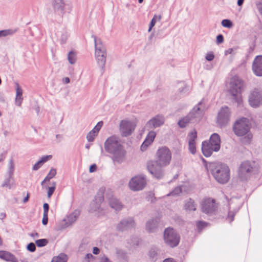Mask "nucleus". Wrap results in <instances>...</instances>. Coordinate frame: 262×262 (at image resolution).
<instances>
[{
	"mask_svg": "<svg viewBox=\"0 0 262 262\" xmlns=\"http://www.w3.org/2000/svg\"><path fill=\"white\" fill-rule=\"evenodd\" d=\"M105 149L112 154V158L114 161L121 162L124 160L126 151L115 136H112L106 140Z\"/></svg>",
	"mask_w": 262,
	"mask_h": 262,
	"instance_id": "f257e3e1",
	"label": "nucleus"
},
{
	"mask_svg": "<svg viewBox=\"0 0 262 262\" xmlns=\"http://www.w3.org/2000/svg\"><path fill=\"white\" fill-rule=\"evenodd\" d=\"M212 174L214 179L221 184H225L230 179L229 167L221 163H213L210 164Z\"/></svg>",
	"mask_w": 262,
	"mask_h": 262,
	"instance_id": "f03ea898",
	"label": "nucleus"
},
{
	"mask_svg": "<svg viewBox=\"0 0 262 262\" xmlns=\"http://www.w3.org/2000/svg\"><path fill=\"white\" fill-rule=\"evenodd\" d=\"M221 147V139L220 136L216 133L213 134L208 141L202 142V151L203 155L206 157H210L213 151H218Z\"/></svg>",
	"mask_w": 262,
	"mask_h": 262,
	"instance_id": "7ed1b4c3",
	"label": "nucleus"
},
{
	"mask_svg": "<svg viewBox=\"0 0 262 262\" xmlns=\"http://www.w3.org/2000/svg\"><path fill=\"white\" fill-rule=\"evenodd\" d=\"M250 124L248 119L242 118L238 119L234 123L233 130L237 136H246L248 140L252 138V134L249 132Z\"/></svg>",
	"mask_w": 262,
	"mask_h": 262,
	"instance_id": "20e7f679",
	"label": "nucleus"
},
{
	"mask_svg": "<svg viewBox=\"0 0 262 262\" xmlns=\"http://www.w3.org/2000/svg\"><path fill=\"white\" fill-rule=\"evenodd\" d=\"M243 88L244 82L239 77L235 76L231 78L229 91L238 104L242 103L241 93Z\"/></svg>",
	"mask_w": 262,
	"mask_h": 262,
	"instance_id": "39448f33",
	"label": "nucleus"
},
{
	"mask_svg": "<svg viewBox=\"0 0 262 262\" xmlns=\"http://www.w3.org/2000/svg\"><path fill=\"white\" fill-rule=\"evenodd\" d=\"M156 159L162 166L165 167L170 164L171 152L167 147H162L156 152Z\"/></svg>",
	"mask_w": 262,
	"mask_h": 262,
	"instance_id": "423d86ee",
	"label": "nucleus"
},
{
	"mask_svg": "<svg viewBox=\"0 0 262 262\" xmlns=\"http://www.w3.org/2000/svg\"><path fill=\"white\" fill-rule=\"evenodd\" d=\"M164 239L167 245L173 248L179 244L180 236L173 228H167L164 232Z\"/></svg>",
	"mask_w": 262,
	"mask_h": 262,
	"instance_id": "0eeeda50",
	"label": "nucleus"
},
{
	"mask_svg": "<svg viewBox=\"0 0 262 262\" xmlns=\"http://www.w3.org/2000/svg\"><path fill=\"white\" fill-rule=\"evenodd\" d=\"M147 167L150 173L157 179L161 178L163 176V166H162L157 160H149L147 163Z\"/></svg>",
	"mask_w": 262,
	"mask_h": 262,
	"instance_id": "6e6552de",
	"label": "nucleus"
},
{
	"mask_svg": "<svg viewBox=\"0 0 262 262\" xmlns=\"http://www.w3.org/2000/svg\"><path fill=\"white\" fill-rule=\"evenodd\" d=\"M94 40L96 48L95 56L97 60V62L100 66H103L105 63V49L103 47L100 41L97 42L96 37H95Z\"/></svg>",
	"mask_w": 262,
	"mask_h": 262,
	"instance_id": "1a4fd4ad",
	"label": "nucleus"
},
{
	"mask_svg": "<svg viewBox=\"0 0 262 262\" xmlns=\"http://www.w3.org/2000/svg\"><path fill=\"white\" fill-rule=\"evenodd\" d=\"M249 102L252 107H258L262 104V91L259 89H254L250 94Z\"/></svg>",
	"mask_w": 262,
	"mask_h": 262,
	"instance_id": "9d476101",
	"label": "nucleus"
},
{
	"mask_svg": "<svg viewBox=\"0 0 262 262\" xmlns=\"http://www.w3.org/2000/svg\"><path fill=\"white\" fill-rule=\"evenodd\" d=\"M146 180L142 176H136L129 182L130 189L133 191H139L144 188L146 185Z\"/></svg>",
	"mask_w": 262,
	"mask_h": 262,
	"instance_id": "9b49d317",
	"label": "nucleus"
},
{
	"mask_svg": "<svg viewBox=\"0 0 262 262\" xmlns=\"http://www.w3.org/2000/svg\"><path fill=\"white\" fill-rule=\"evenodd\" d=\"M136 123L127 120H122L120 123V131L122 136L127 137L134 130Z\"/></svg>",
	"mask_w": 262,
	"mask_h": 262,
	"instance_id": "f8f14e48",
	"label": "nucleus"
},
{
	"mask_svg": "<svg viewBox=\"0 0 262 262\" xmlns=\"http://www.w3.org/2000/svg\"><path fill=\"white\" fill-rule=\"evenodd\" d=\"M230 112L227 106L222 107L219 112L217 118V123L220 126L226 125L229 121Z\"/></svg>",
	"mask_w": 262,
	"mask_h": 262,
	"instance_id": "ddd939ff",
	"label": "nucleus"
},
{
	"mask_svg": "<svg viewBox=\"0 0 262 262\" xmlns=\"http://www.w3.org/2000/svg\"><path fill=\"white\" fill-rule=\"evenodd\" d=\"M215 207V200L211 198L205 199L201 203L202 211L206 213H208L214 211Z\"/></svg>",
	"mask_w": 262,
	"mask_h": 262,
	"instance_id": "4468645a",
	"label": "nucleus"
},
{
	"mask_svg": "<svg viewBox=\"0 0 262 262\" xmlns=\"http://www.w3.org/2000/svg\"><path fill=\"white\" fill-rule=\"evenodd\" d=\"M252 70L256 76H262V56H257L254 59Z\"/></svg>",
	"mask_w": 262,
	"mask_h": 262,
	"instance_id": "2eb2a0df",
	"label": "nucleus"
},
{
	"mask_svg": "<svg viewBox=\"0 0 262 262\" xmlns=\"http://www.w3.org/2000/svg\"><path fill=\"white\" fill-rule=\"evenodd\" d=\"M255 166V163L254 162L245 161L243 162L239 168L240 174L242 176L248 173H251L253 171Z\"/></svg>",
	"mask_w": 262,
	"mask_h": 262,
	"instance_id": "dca6fc26",
	"label": "nucleus"
},
{
	"mask_svg": "<svg viewBox=\"0 0 262 262\" xmlns=\"http://www.w3.org/2000/svg\"><path fill=\"white\" fill-rule=\"evenodd\" d=\"M197 138V133L195 130H193L188 135L189 138V149L190 151L194 154L196 151L195 140Z\"/></svg>",
	"mask_w": 262,
	"mask_h": 262,
	"instance_id": "f3484780",
	"label": "nucleus"
},
{
	"mask_svg": "<svg viewBox=\"0 0 262 262\" xmlns=\"http://www.w3.org/2000/svg\"><path fill=\"white\" fill-rule=\"evenodd\" d=\"M156 133L154 131H151L148 133L145 140L141 146V149L142 150L144 151L146 150V148L152 143L156 137Z\"/></svg>",
	"mask_w": 262,
	"mask_h": 262,
	"instance_id": "a211bd4d",
	"label": "nucleus"
},
{
	"mask_svg": "<svg viewBox=\"0 0 262 262\" xmlns=\"http://www.w3.org/2000/svg\"><path fill=\"white\" fill-rule=\"evenodd\" d=\"M164 122V118L160 116H157L155 117L150 119L148 122V124L149 125H152L153 127H159L162 124H163Z\"/></svg>",
	"mask_w": 262,
	"mask_h": 262,
	"instance_id": "6ab92c4d",
	"label": "nucleus"
},
{
	"mask_svg": "<svg viewBox=\"0 0 262 262\" xmlns=\"http://www.w3.org/2000/svg\"><path fill=\"white\" fill-rule=\"evenodd\" d=\"M184 208L187 212L194 211L196 210V204L194 200L189 199L185 202Z\"/></svg>",
	"mask_w": 262,
	"mask_h": 262,
	"instance_id": "aec40b11",
	"label": "nucleus"
},
{
	"mask_svg": "<svg viewBox=\"0 0 262 262\" xmlns=\"http://www.w3.org/2000/svg\"><path fill=\"white\" fill-rule=\"evenodd\" d=\"M15 103L18 106H20L23 101V90L18 83H16Z\"/></svg>",
	"mask_w": 262,
	"mask_h": 262,
	"instance_id": "412c9836",
	"label": "nucleus"
},
{
	"mask_svg": "<svg viewBox=\"0 0 262 262\" xmlns=\"http://www.w3.org/2000/svg\"><path fill=\"white\" fill-rule=\"evenodd\" d=\"M0 258L6 261L13 262H14L16 259L13 254L5 251H0Z\"/></svg>",
	"mask_w": 262,
	"mask_h": 262,
	"instance_id": "4be33fe9",
	"label": "nucleus"
},
{
	"mask_svg": "<svg viewBox=\"0 0 262 262\" xmlns=\"http://www.w3.org/2000/svg\"><path fill=\"white\" fill-rule=\"evenodd\" d=\"M68 260V257L67 255L63 253H61L57 256H54L51 262H67Z\"/></svg>",
	"mask_w": 262,
	"mask_h": 262,
	"instance_id": "5701e85b",
	"label": "nucleus"
},
{
	"mask_svg": "<svg viewBox=\"0 0 262 262\" xmlns=\"http://www.w3.org/2000/svg\"><path fill=\"white\" fill-rule=\"evenodd\" d=\"M110 205L112 208L115 209L116 210H119L121 209L122 206L121 203L115 198L112 199L110 202Z\"/></svg>",
	"mask_w": 262,
	"mask_h": 262,
	"instance_id": "b1692460",
	"label": "nucleus"
},
{
	"mask_svg": "<svg viewBox=\"0 0 262 262\" xmlns=\"http://www.w3.org/2000/svg\"><path fill=\"white\" fill-rule=\"evenodd\" d=\"M190 118L189 116H187L182 118V119H181L178 122V124L181 127L183 128V127H186V125L190 122Z\"/></svg>",
	"mask_w": 262,
	"mask_h": 262,
	"instance_id": "393cba45",
	"label": "nucleus"
},
{
	"mask_svg": "<svg viewBox=\"0 0 262 262\" xmlns=\"http://www.w3.org/2000/svg\"><path fill=\"white\" fill-rule=\"evenodd\" d=\"M56 174V170L55 169H51L48 174V175L46 176V177L45 178L43 181L41 182V185H43V183L47 181H49L53 177H55V176Z\"/></svg>",
	"mask_w": 262,
	"mask_h": 262,
	"instance_id": "a878e982",
	"label": "nucleus"
},
{
	"mask_svg": "<svg viewBox=\"0 0 262 262\" xmlns=\"http://www.w3.org/2000/svg\"><path fill=\"white\" fill-rule=\"evenodd\" d=\"M161 15H159V16L155 15L154 16V17L151 19V22L150 23L149 27V29H148V32H150L152 28L155 25L157 20H159H159H161Z\"/></svg>",
	"mask_w": 262,
	"mask_h": 262,
	"instance_id": "bb28decb",
	"label": "nucleus"
},
{
	"mask_svg": "<svg viewBox=\"0 0 262 262\" xmlns=\"http://www.w3.org/2000/svg\"><path fill=\"white\" fill-rule=\"evenodd\" d=\"M56 186V183L55 182H53L52 183V185L50 187H49L48 188V198H50L53 193H54Z\"/></svg>",
	"mask_w": 262,
	"mask_h": 262,
	"instance_id": "cd10ccee",
	"label": "nucleus"
},
{
	"mask_svg": "<svg viewBox=\"0 0 262 262\" xmlns=\"http://www.w3.org/2000/svg\"><path fill=\"white\" fill-rule=\"evenodd\" d=\"M68 60L71 64H74L76 60V56L73 52H70L68 54Z\"/></svg>",
	"mask_w": 262,
	"mask_h": 262,
	"instance_id": "c85d7f7f",
	"label": "nucleus"
},
{
	"mask_svg": "<svg viewBox=\"0 0 262 262\" xmlns=\"http://www.w3.org/2000/svg\"><path fill=\"white\" fill-rule=\"evenodd\" d=\"M97 136L96 132L93 131L92 130L86 136L87 140L89 142L93 141L95 138Z\"/></svg>",
	"mask_w": 262,
	"mask_h": 262,
	"instance_id": "c756f323",
	"label": "nucleus"
},
{
	"mask_svg": "<svg viewBox=\"0 0 262 262\" xmlns=\"http://www.w3.org/2000/svg\"><path fill=\"white\" fill-rule=\"evenodd\" d=\"M196 225L199 231H201L203 228L206 227L208 225V224L203 221H198L196 222Z\"/></svg>",
	"mask_w": 262,
	"mask_h": 262,
	"instance_id": "7c9ffc66",
	"label": "nucleus"
},
{
	"mask_svg": "<svg viewBox=\"0 0 262 262\" xmlns=\"http://www.w3.org/2000/svg\"><path fill=\"white\" fill-rule=\"evenodd\" d=\"M35 243L38 247H43L47 244L48 241L46 239H40L36 241Z\"/></svg>",
	"mask_w": 262,
	"mask_h": 262,
	"instance_id": "2f4dec72",
	"label": "nucleus"
},
{
	"mask_svg": "<svg viewBox=\"0 0 262 262\" xmlns=\"http://www.w3.org/2000/svg\"><path fill=\"white\" fill-rule=\"evenodd\" d=\"M222 25L223 27L226 28H231L233 26L232 22L229 19H224L222 21Z\"/></svg>",
	"mask_w": 262,
	"mask_h": 262,
	"instance_id": "473e14b6",
	"label": "nucleus"
},
{
	"mask_svg": "<svg viewBox=\"0 0 262 262\" xmlns=\"http://www.w3.org/2000/svg\"><path fill=\"white\" fill-rule=\"evenodd\" d=\"M103 125V122L100 121L99 122L97 125L95 126V127L92 129L93 131L96 132V134L98 135V133L101 128L102 126Z\"/></svg>",
	"mask_w": 262,
	"mask_h": 262,
	"instance_id": "72a5a7b5",
	"label": "nucleus"
},
{
	"mask_svg": "<svg viewBox=\"0 0 262 262\" xmlns=\"http://www.w3.org/2000/svg\"><path fill=\"white\" fill-rule=\"evenodd\" d=\"M103 125V122L100 121L99 122L97 125L95 126V127L92 129L93 131L96 132V134L98 135V133L101 128L102 126Z\"/></svg>",
	"mask_w": 262,
	"mask_h": 262,
	"instance_id": "f704fd0d",
	"label": "nucleus"
},
{
	"mask_svg": "<svg viewBox=\"0 0 262 262\" xmlns=\"http://www.w3.org/2000/svg\"><path fill=\"white\" fill-rule=\"evenodd\" d=\"M103 125V122L100 121L99 122L97 125L95 126V127L92 129L93 131L96 132V134L98 135V133L101 128L102 126Z\"/></svg>",
	"mask_w": 262,
	"mask_h": 262,
	"instance_id": "c9c22d12",
	"label": "nucleus"
},
{
	"mask_svg": "<svg viewBox=\"0 0 262 262\" xmlns=\"http://www.w3.org/2000/svg\"><path fill=\"white\" fill-rule=\"evenodd\" d=\"M13 32L10 30H2L0 31V37L6 36L8 35L12 34Z\"/></svg>",
	"mask_w": 262,
	"mask_h": 262,
	"instance_id": "e433bc0d",
	"label": "nucleus"
},
{
	"mask_svg": "<svg viewBox=\"0 0 262 262\" xmlns=\"http://www.w3.org/2000/svg\"><path fill=\"white\" fill-rule=\"evenodd\" d=\"M52 157L51 155L43 156L41 158V160H39V161L41 162V163L42 164L45 162H46L47 161H48L49 160L51 159L52 158Z\"/></svg>",
	"mask_w": 262,
	"mask_h": 262,
	"instance_id": "4c0bfd02",
	"label": "nucleus"
},
{
	"mask_svg": "<svg viewBox=\"0 0 262 262\" xmlns=\"http://www.w3.org/2000/svg\"><path fill=\"white\" fill-rule=\"evenodd\" d=\"M27 249L31 252H34L36 249V247L34 243H31L28 244Z\"/></svg>",
	"mask_w": 262,
	"mask_h": 262,
	"instance_id": "58836bf2",
	"label": "nucleus"
},
{
	"mask_svg": "<svg viewBox=\"0 0 262 262\" xmlns=\"http://www.w3.org/2000/svg\"><path fill=\"white\" fill-rule=\"evenodd\" d=\"M48 222V214H43V217L42 220V224L46 225Z\"/></svg>",
	"mask_w": 262,
	"mask_h": 262,
	"instance_id": "ea45409f",
	"label": "nucleus"
},
{
	"mask_svg": "<svg viewBox=\"0 0 262 262\" xmlns=\"http://www.w3.org/2000/svg\"><path fill=\"white\" fill-rule=\"evenodd\" d=\"M43 213L45 214H48V211L49 208V206L47 203H44L43 205Z\"/></svg>",
	"mask_w": 262,
	"mask_h": 262,
	"instance_id": "a19ab883",
	"label": "nucleus"
},
{
	"mask_svg": "<svg viewBox=\"0 0 262 262\" xmlns=\"http://www.w3.org/2000/svg\"><path fill=\"white\" fill-rule=\"evenodd\" d=\"M214 56L212 53H208L206 55V59L208 61H211L213 59Z\"/></svg>",
	"mask_w": 262,
	"mask_h": 262,
	"instance_id": "79ce46f5",
	"label": "nucleus"
},
{
	"mask_svg": "<svg viewBox=\"0 0 262 262\" xmlns=\"http://www.w3.org/2000/svg\"><path fill=\"white\" fill-rule=\"evenodd\" d=\"M224 41V37L222 35H219L216 37V41L219 43H222Z\"/></svg>",
	"mask_w": 262,
	"mask_h": 262,
	"instance_id": "37998d69",
	"label": "nucleus"
},
{
	"mask_svg": "<svg viewBox=\"0 0 262 262\" xmlns=\"http://www.w3.org/2000/svg\"><path fill=\"white\" fill-rule=\"evenodd\" d=\"M41 165L42 164L41 163V162L39 161L34 165L33 169L36 170L39 169Z\"/></svg>",
	"mask_w": 262,
	"mask_h": 262,
	"instance_id": "c03bdc74",
	"label": "nucleus"
},
{
	"mask_svg": "<svg viewBox=\"0 0 262 262\" xmlns=\"http://www.w3.org/2000/svg\"><path fill=\"white\" fill-rule=\"evenodd\" d=\"M97 167L95 164L92 165L89 168V171L90 172H94L96 170Z\"/></svg>",
	"mask_w": 262,
	"mask_h": 262,
	"instance_id": "a18cd8bd",
	"label": "nucleus"
},
{
	"mask_svg": "<svg viewBox=\"0 0 262 262\" xmlns=\"http://www.w3.org/2000/svg\"><path fill=\"white\" fill-rule=\"evenodd\" d=\"M100 262H110V261L108 258L104 256L101 258Z\"/></svg>",
	"mask_w": 262,
	"mask_h": 262,
	"instance_id": "49530a36",
	"label": "nucleus"
},
{
	"mask_svg": "<svg viewBox=\"0 0 262 262\" xmlns=\"http://www.w3.org/2000/svg\"><path fill=\"white\" fill-rule=\"evenodd\" d=\"M99 248H98L97 247H94L93 250V253L94 254H97L99 253Z\"/></svg>",
	"mask_w": 262,
	"mask_h": 262,
	"instance_id": "de8ad7c7",
	"label": "nucleus"
},
{
	"mask_svg": "<svg viewBox=\"0 0 262 262\" xmlns=\"http://www.w3.org/2000/svg\"><path fill=\"white\" fill-rule=\"evenodd\" d=\"M29 197H30V194L29 193H28L27 194V196L24 198V199L23 200V202L25 203L27 202L29 200Z\"/></svg>",
	"mask_w": 262,
	"mask_h": 262,
	"instance_id": "09e8293b",
	"label": "nucleus"
},
{
	"mask_svg": "<svg viewBox=\"0 0 262 262\" xmlns=\"http://www.w3.org/2000/svg\"><path fill=\"white\" fill-rule=\"evenodd\" d=\"M163 262H176V261H174L172 258H167L166 259H165Z\"/></svg>",
	"mask_w": 262,
	"mask_h": 262,
	"instance_id": "8fccbe9b",
	"label": "nucleus"
},
{
	"mask_svg": "<svg viewBox=\"0 0 262 262\" xmlns=\"http://www.w3.org/2000/svg\"><path fill=\"white\" fill-rule=\"evenodd\" d=\"M257 8H258L260 13L262 14V4H260L257 5Z\"/></svg>",
	"mask_w": 262,
	"mask_h": 262,
	"instance_id": "3c124183",
	"label": "nucleus"
},
{
	"mask_svg": "<svg viewBox=\"0 0 262 262\" xmlns=\"http://www.w3.org/2000/svg\"><path fill=\"white\" fill-rule=\"evenodd\" d=\"M63 81L65 83H68L70 82V79L68 77H65L63 79Z\"/></svg>",
	"mask_w": 262,
	"mask_h": 262,
	"instance_id": "603ef678",
	"label": "nucleus"
},
{
	"mask_svg": "<svg viewBox=\"0 0 262 262\" xmlns=\"http://www.w3.org/2000/svg\"><path fill=\"white\" fill-rule=\"evenodd\" d=\"M30 236L33 237H38V234L36 232H35V233H31L30 234Z\"/></svg>",
	"mask_w": 262,
	"mask_h": 262,
	"instance_id": "864d4df0",
	"label": "nucleus"
},
{
	"mask_svg": "<svg viewBox=\"0 0 262 262\" xmlns=\"http://www.w3.org/2000/svg\"><path fill=\"white\" fill-rule=\"evenodd\" d=\"M5 155H4L3 154H2L0 156V163L2 162V161H3L5 159Z\"/></svg>",
	"mask_w": 262,
	"mask_h": 262,
	"instance_id": "5fc2aeb1",
	"label": "nucleus"
},
{
	"mask_svg": "<svg viewBox=\"0 0 262 262\" xmlns=\"http://www.w3.org/2000/svg\"><path fill=\"white\" fill-rule=\"evenodd\" d=\"M244 1V0H238L237 1V5L238 6H241L243 4Z\"/></svg>",
	"mask_w": 262,
	"mask_h": 262,
	"instance_id": "6e6d98bb",
	"label": "nucleus"
},
{
	"mask_svg": "<svg viewBox=\"0 0 262 262\" xmlns=\"http://www.w3.org/2000/svg\"><path fill=\"white\" fill-rule=\"evenodd\" d=\"M93 257V256L92 254H87L86 255V258L89 259L90 258Z\"/></svg>",
	"mask_w": 262,
	"mask_h": 262,
	"instance_id": "4d7b16f0",
	"label": "nucleus"
},
{
	"mask_svg": "<svg viewBox=\"0 0 262 262\" xmlns=\"http://www.w3.org/2000/svg\"><path fill=\"white\" fill-rule=\"evenodd\" d=\"M3 187H9V188H10V187L9 186V185L8 184V183H4L3 185Z\"/></svg>",
	"mask_w": 262,
	"mask_h": 262,
	"instance_id": "13d9d810",
	"label": "nucleus"
},
{
	"mask_svg": "<svg viewBox=\"0 0 262 262\" xmlns=\"http://www.w3.org/2000/svg\"><path fill=\"white\" fill-rule=\"evenodd\" d=\"M150 222H148L147 224V228L149 229V230H150L149 229V226L150 225Z\"/></svg>",
	"mask_w": 262,
	"mask_h": 262,
	"instance_id": "bf43d9fd",
	"label": "nucleus"
},
{
	"mask_svg": "<svg viewBox=\"0 0 262 262\" xmlns=\"http://www.w3.org/2000/svg\"><path fill=\"white\" fill-rule=\"evenodd\" d=\"M139 3H142L143 0H138Z\"/></svg>",
	"mask_w": 262,
	"mask_h": 262,
	"instance_id": "052dcab7",
	"label": "nucleus"
}]
</instances>
